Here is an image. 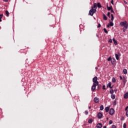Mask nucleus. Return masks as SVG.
Masks as SVG:
<instances>
[{
    "label": "nucleus",
    "instance_id": "obj_37",
    "mask_svg": "<svg viewBox=\"0 0 128 128\" xmlns=\"http://www.w3.org/2000/svg\"><path fill=\"white\" fill-rule=\"evenodd\" d=\"M102 88H103V90H106V86L104 85L102 86Z\"/></svg>",
    "mask_w": 128,
    "mask_h": 128
},
{
    "label": "nucleus",
    "instance_id": "obj_25",
    "mask_svg": "<svg viewBox=\"0 0 128 128\" xmlns=\"http://www.w3.org/2000/svg\"><path fill=\"white\" fill-rule=\"evenodd\" d=\"M3 14H0V22H2V18Z\"/></svg>",
    "mask_w": 128,
    "mask_h": 128
},
{
    "label": "nucleus",
    "instance_id": "obj_41",
    "mask_svg": "<svg viewBox=\"0 0 128 128\" xmlns=\"http://www.w3.org/2000/svg\"><path fill=\"white\" fill-rule=\"evenodd\" d=\"M126 116L128 117V110L126 112Z\"/></svg>",
    "mask_w": 128,
    "mask_h": 128
},
{
    "label": "nucleus",
    "instance_id": "obj_17",
    "mask_svg": "<svg viewBox=\"0 0 128 128\" xmlns=\"http://www.w3.org/2000/svg\"><path fill=\"white\" fill-rule=\"evenodd\" d=\"M107 86L110 88H112V84L110 82L107 85Z\"/></svg>",
    "mask_w": 128,
    "mask_h": 128
},
{
    "label": "nucleus",
    "instance_id": "obj_9",
    "mask_svg": "<svg viewBox=\"0 0 128 128\" xmlns=\"http://www.w3.org/2000/svg\"><path fill=\"white\" fill-rule=\"evenodd\" d=\"M128 28V23L126 24V25L125 26H124L122 28V30L123 32H126V29Z\"/></svg>",
    "mask_w": 128,
    "mask_h": 128
},
{
    "label": "nucleus",
    "instance_id": "obj_16",
    "mask_svg": "<svg viewBox=\"0 0 128 128\" xmlns=\"http://www.w3.org/2000/svg\"><path fill=\"white\" fill-rule=\"evenodd\" d=\"M107 9H108V10H112V6H107Z\"/></svg>",
    "mask_w": 128,
    "mask_h": 128
},
{
    "label": "nucleus",
    "instance_id": "obj_3",
    "mask_svg": "<svg viewBox=\"0 0 128 128\" xmlns=\"http://www.w3.org/2000/svg\"><path fill=\"white\" fill-rule=\"evenodd\" d=\"M126 24H128V22L126 21L120 22V25L121 26H126Z\"/></svg>",
    "mask_w": 128,
    "mask_h": 128
},
{
    "label": "nucleus",
    "instance_id": "obj_26",
    "mask_svg": "<svg viewBox=\"0 0 128 128\" xmlns=\"http://www.w3.org/2000/svg\"><path fill=\"white\" fill-rule=\"evenodd\" d=\"M88 122V124H92V119L89 120Z\"/></svg>",
    "mask_w": 128,
    "mask_h": 128
},
{
    "label": "nucleus",
    "instance_id": "obj_50",
    "mask_svg": "<svg viewBox=\"0 0 128 128\" xmlns=\"http://www.w3.org/2000/svg\"><path fill=\"white\" fill-rule=\"evenodd\" d=\"M107 120H108V118H107Z\"/></svg>",
    "mask_w": 128,
    "mask_h": 128
},
{
    "label": "nucleus",
    "instance_id": "obj_5",
    "mask_svg": "<svg viewBox=\"0 0 128 128\" xmlns=\"http://www.w3.org/2000/svg\"><path fill=\"white\" fill-rule=\"evenodd\" d=\"M97 86H98V84H94L92 86V90L94 91L96 90V88Z\"/></svg>",
    "mask_w": 128,
    "mask_h": 128
},
{
    "label": "nucleus",
    "instance_id": "obj_11",
    "mask_svg": "<svg viewBox=\"0 0 128 128\" xmlns=\"http://www.w3.org/2000/svg\"><path fill=\"white\" fill-rule=\"evenodd\" d=\"M96 128H102V124H100V123H98L97 125H96Z\"/></svg>",
    "mask_w": 128,
    "mask_h": 128
},
{
    "label": "nucleus",
    "instance_id": "obj_4",
    "mask_svg": "<svg viewBox=\"0 0 128 128\" xmlns=\"http://www.w3.org/2000/svg\"><path fill=\"white\" fill-rule=\"evenodd\" d=\"M109 114L110 116H112L114 114V108H110L109 111Z\"/></svg>",
    "mask_w": 128,
    "mask_h": 128
},
{
    "label": "nucleus",
    "instance_id": "obj_49",
    "mask_svg": "<svg viewBox=\"0 0 128 128\" xmlns=\"http://www.w3.org/2000/svg\"><path fill=\"white\" fill-rule=\"evenodd\" d=\"M116 90H114L115 92H116Z\"/></svg>",
    "mask_w": 128,
    "mask_h": 128
},
{
    "label": "nucleus",
    "instance_id": "obj_47",
    "mask_svg": "<svg viewBox=\"0 0 128 128\" xmlns=\"http://www.w3.org/2000/svg\"><path fill=\"white\" fill-rule=\"evenodd\" d=\"M114 60H115L114 58L112 60V62H114Z\"/></svg>",
    "mask_w": 128,
    "mask_h": 128
},
{
    "label": "nucleus",
    "instance_id": "obj_38",
    "mask_svg": "<svg viewBox=\"0 0 128 128\" xmlns=\"http://www.w3.org/2000/svg\"><path fill=\"white\" fill-rule=\"evenodd\" d=\"M116 127L114 125L112 126V128H116Z\"/></svg>",
    "mask_w": 128,
    "mask_h": 128
},
{
    "label": "nucleus",
    "instance_id": "obj_10",
    "mask_svg": "<svg viewBox=\"0 0 128 128\" xmlns=\"http://www.w3.org/2000/svg\"><path fill=\"white\" fill-rule=\"evenodd\" d=\"M115 56H116V60H118L120 59V54H116Z\"/></svg>",
    "mask_w": 128,
    "mask_h": 128
},
{
    "label": "nucleus",
    "instance_id": "obj_36",
    "mask_svg": "<svg viewBox=\"0 0 128 128\" xmlns=\"http://www.w3.org/2000/svg\"><path fill=\"white\" fill-rule=\"evenodd\" d=\"M108 42H110V43L112 42V39L109 40Z\"/></svg>",
    "mask_w": 128,
    "mask_h": 128
},
{
    "label": "nucleus",
    "instance_id": "obj_30",
    "mask_svg": "<svg viewBox=\"0 0 128 128\" xmlns=\"http://www.w3.org/2000/svg\"><path fill=\"white\" fill-rule=\"evenodd\" d=\"M110 94H114V90H110Z\"/></svg>",
    "mask_w": 128,
    "mask_h": 128
},
{
    "label": "nucleus",
    "instance_id": "obj_40",
    "mask_svg": "<svg viewBox=\"0 0 128 128\" xmlns=\"http://www.w3.org/2000/svg\"><path fill=\"white\" fill-rule=\"evenodd\" d=\"M111 12H113L114 14V10H112H112H110Z\"/></svg>",
    "mask_w": 128,
    "mask_h": 128
},
{
    "label": "nucleus",
    "instance_id": "obj_22",
    "mask_svg": "<svg viewBox=\"0 0 128 128\" xmlns=\"http://www.w3.org/2000/svg\"><path fill=\"white\" fill-rule=\"evenodd\" d=\"M123 72L124 74H128V70L126 69H124L123 70Z\"/></svg>",
    "mask_w": 128,
    "mask_h": 128
},
{
    "label": "nucleus",
    "instance_id": "obj_29",
    "mask_svg": "<svg viewBox=\"0 0 128 128\" xmlns=\"http://www.w3.org/2000/svg\"><path fill=\"white\" fill-rule=\"evenodd\" d=\"M104 30L106 34H108V30H106V28H104Z\"/></svg>",
    "mask_w": 128,
    "mask_h": 128
},
{
    "label": "nucleus",
    "instance_id": "obj_24",
    "mask_svg": "<svg viewBox=\"0 0 128 128\" xmlns=\"http://www.w3.org/2000/svg\"><path fill=\"white\" fill-rule=\"evenodd\" d=\"M104 110V106L103 105H102L100 106V110Z\"/></svg>",
    "mask_w": 128,
    "mask_h": 128
},
{
    "label": "nucleus",
    "instance_id": "obj_46",
    "mask_svg": "<svg viewBox=\"0 0 128 128\" xmlns=\"http://www.w3.org/2000/svg\"><path fill=\"white\" fill-rule=\"evenodd\" d=\"M128 106L126 108L125 110H128Z\"/></svg>",
    "mask_w": 128,
    "mask_h": 128
},
{
    "label": "nucleus",
    "instance_id": "obj_8",
    "mask_svg": "<svg viewBox=\"0 0 128 128\" xmlns=\"http://www.w3.org/2000/svg\"><path fill=\"white\" fill-rule=\"evenodd\" d=\"M98 118H102V114L98 112Z\"/></svg>",
    "mask_w": 128,
    "mask_h": 128
},
{
    "label": "nucleus",
    "instance_id": "obj_45",
    "mask_svg": "<svg viewBox=\"0 0 128 128\" xmlns=\"http://www.w3.org/2000/svg\"><path fill=\"white\" fill-rule=\"evenodd\" d=\"M124 3H125L126 4H128V2H126V1H124Z\"/></svg>",
    "mask_w": 128,
    "mask_h": 128
},
{
    "label": "nucleus",
    "instance_id": "obj_14",
    "mask_svg": "<svg viewBox=\"0 0 128 128\" xmlns=\"http://www.w3.org/2000/svg\"><path fill=\"white\" fill-rule=\"evenodd\" d=\"M114 26V23L112 22H110V23L109 24H108V26H108H108Z\"/></svg>",
    "mask_w": 128,
    "mask_h": 128
},
{
    "label": "nucleus",
    "instance_id": "obj_43",
    "mask_svg": "<svg viewBox=\"0 0 128 128\" xmlns=\"http://www.w3.org/2000/svg\"><path fill=\"white\" fill-rule=\"evenodd\" d=\"M98 28H100V24H98Z\"/></svg>",
    "mask_w": 128,
    "mask_h": 128
},
{
    "label": "nucleus",
    "instance_id": "obj_18",
    "mask_svg": "<svg viewBox=\"0 0 128 128\" xmlns=\"http://www.w3.org/2000/svg\"><path fill=\"white\" fill-rule=\"evenodd\" d=\"M103 18L104 20H108V18L106 17V14H103Z\"/></svg>",
    "mask_w": 128,
    "mask_h": 128
},
{
    "label": "nucleus",
    "instance_id": "obj_7",
    "mask_svg": "<svg viewBox=\"0 0 128 128\" xmlns=\"http://www.w3.org/2000/svg\"><path fill=\"white\" fill-rule=\"evenodd\" d=\"M122 80L124 82V86H126V82H127L126 78L125 77H123Z\"/></svg>",
    "mask_w": 128,
    "mask_h": 128
},
{
    "label": "nucleus",
    "instance_id": "obj_31",
    "mask_svg": "<svg viewBox=\"0 0 128 128\" xmlns=\"http://www.w3.org/2000/svg\"><path fill=\"white\" fill-rule=\"evenodd\" d=\"M123 128H126V123H124L123 125Z\"/></svg>",
    "mask_w": 128,
    "mask_h": 128
},
{
    "label": "nucleus",
    "instance_id": "obj_51",
    "mask_svg": "<svg viewBox=\"0 0 128 128\" xmlns=\"http://www.w3.org/2000/svg\"><path fill=\"white\" fill-rule=\"evenodd\" d=\"M121 120H122V118H121Z\"/></svg>",
    "mask_w": 128,
    "mask_h": 128
},
{
    "label": "nucleus",
    "instance_id": "obj_23",
    "mask_svg": "<svg viewBox=\"0 0 128 128\" xmlns=\"http://www.w3.org/2000/svg\"><path fill=\"white\" fill-rule=\"evenodd\" d=\"M6 16H10V13L8 12V11L6 10Z\"/></svg>",
    "mask_w": 128,
    "mask_h": 128
},
{
    "label": "nucleus",
    "instance_id": "obj_48",
    "mask_svg": "<svg viewBox=\"0 0 128 128\" xmlns=\"http://www.w3.org/2000/svg\"><path fill=\"white\" fill-rule=\"evenodd\" d=\"M104 128H106V126H104Z\"/></svg>",
    "mask_w": 128,
    "mask_h": 128
},
{
    "label": "nucleus",
    "instance_id": "obj_19",
    "mask_svg": "<svg viewBox=\"0 0 128 128\" xmlns=\"http://www.w3.org/2000/svg\"><path fill=\"white\" fill-rule=\"evenodd\" d=\"M112 40L114 42V44H115V46H116V44H118V42H116V39H114V38L112 39Z\"/></svg>",
    "mask_w": 128,
    "mask_h": 128
},
{
    "label": "nucleus",
    "instance_id": "obj_12",
    "mask_svg": "<svg viewBox=\"0 0 128 128\" xmlns=\"http://www.w3.org/2000/svg\"><path fill=\"white\" fill-rule=\"evenodd\" d=\"M110 106L106 107L105 108V110H106V112H108V110H110Z\"/></svg>",
    "mask_w": 128,
    "mask_h": 128
},
{
    "label": "nucleus",
    "instance_id": "obj_27",
    "mask_svg": "<svg viewBox=\"0 0 128 128\" xmlns=\"http://www.w3.org/2000/svg\"><path fill=\"white\" fill-rule=\"evenodd\" d=\"M111 20H114V15L112 14H111Z\"/></svg>",
    "mask_w": 128,
    "mask_h": 128
},
{
    "label": "nucleus",
    "instance_id": "obj_32",
    "mask_svg": "<svg viewBox=\"0 0 128 128\" xmlns=\"http://www.w3.org/2000/svg\"><path fill=\"white\" fill-rule=\"evenodd\" d=\"M108 62H110V60H112V58L109 57L108 59Z\"/></svg>",
    "mask_w": 128,
    "mask_h": 128
},
{
    "label": "nucleus",
    "instance_id": "obj_35",
    "mask_svg": "<svg viewBox=\"0 0 128 128\" xmlns=\"http://www.w3.org/2000/svg\"><path fill=\"white\" fill-rule=\"evenodd\" d=\"M85 114L86 115V114H88V110H86L85 111Z\"/></svg>",
    "mask_w": 128,
    "mask_h": 128
},
{
    "label": "nucleus",
    "instance_id": "obj_42",
    "mask_svg": "<svg viewBox=\"0 0 128 128\" xmlns=\"http://www.w3.org/2000/svg\"><path fill=\"white\" fill-rule=\"evenodd\" d=\"M4 2H8V0H4Z\"/></svg>",
    "mask_w": 128,
    "mask_h": 128
},
{
    "label": "nucleus",
    "instance_id": "obj_6",
    "mask_svg": "<svg viewBox=\"0 0 128 128\" xmlns=\"http://www.w3.org/2000/svg\"><path fill=\"white\" fill-rule=\"evenodd\" d=\"M94 102L96 104H98V102H100V98H98V97H95L94 98Z\"/></svg>",
    "mask_w": 128,
    "mask_h": 128
},
{
    "label": "nucleus",
    "instance_id": "obj_13",
    "mask_svg": "<svg viewBox=\"0 0 128 128\" xmlns=\"http://www.w3.org/2000/svg\"><path fill=\"white\" fill-rule=\"evenodd\" d=\"M124 98H128V92L126 93L124 95Z\"/></svg>",
    "mask_w": 128,
    "mask_h": 128
},
{
    "label": "nucleus",
    "instance_id": "obj_33",
    "mask_svg": "<svg viewBox=\"0 0 128 128\" xmlns=\"http://www.w3.org/2000/svg\"><path fill=\"white\" fill-rule=\"evenodd\" d=\"M112 124V120H110L109 122V124Z\"/></svg>",
    "mask_w": 128,
    "mask_h": 128
},
{
    "label": "nucleus",
    "instance_id": "obj_21",
    "mask_svg": "<svg viewBox=\"0 0 128 128\" xmlns=\"http://www.w3.org/2000/svg\"><path fill=\"white\" fill-rule=\"evenodd\" d=\"M97 6L98 8H102V5H100V3L98 2L97 4Z\"/></svg>",
    "mask_w": 128,
    "mask_h": 128
},
{
    "label": "nucleus",
    "instance_id": "obj_2",
    "mask_svg": "<svg viewBox=\"0 0 128 128\" xmlns=\"http://www.w3.org/2000/svg\"><path fill=\"white\" fill-rule=\"evenodd\" d=\"M92 82H94L93 84L98 85V77L97 76H95L92 78Z\"/></svg>",
    "mask_w": 128,
    "mask_h": 128
},
{
    "label": "nucleus",
    "instance_id": "obj_1",
    "mask_svg": "<svg viewBox=\"0 0 128 128\" xmlns=\"http://www.w3.org/2000/svg\"><path fill=\"white\" fill-rule=\"evenodd\" d=\"M92 9L89 11V14H90V16H94V14H96V10L94 9L93 6H92Z\"/></svg>",
    "mask_w": 128,
    "mask_h": 128
},
{
    "label": "nucleus",
    "instance_id": "obj_34",
    "mask_svg": "<svg viewBox=\"0 0 128 128\" xmlns=\"http://www.w3.org/2000/svg\"><path fill=\"white\" fill-rule=\"evenodd\" d=\"M107 16H110V12H108V14H107Z\"/></svg>",
    "mask_w": 128,
    "mask_h": 128
},
{
    "label": "nucleus",
    "instance_id": "obj_44",
    "mask_svg": "<svg viewBox=\"0 0 128 128\" xmlns=\"http://www.w3.org/2000/svg\"><path fill=\"white\" fill-rule=\"evenodd\" d=\"M120 80H122V76H120Z\"/></svg>",
    "mask_w": 128,
    "mask_h": 128
},
{
    "label": "nucleus",
    "instance_id": "obj_39",
    "mask_svg": "<svg viewBox=\"0 0 128 128\" xmlns=\"http://www.w3.org/2000/svg\"><path fill=\"white\" fill-rule=\"evenodd\" d=\"M111 4H114V0H112V1H111Z\"/></svg>",
    "mask_w": 128,
    "mask_h": 128
},
{
    "label": "nucleus",
    "instance_id": "obj_20",
    "mask_svg": "<svg viewBox=\"0 0 128 128\" xmlns=\"http://www.w3.org/2000/svg\"><path fill=\"white\" fill-rule=\"evenodd\" d=\"M111 98H112V100H114V98H116V95L112 94L111 95Z\"/></svg>",
    "mask_w": 128,
    "mask_h": 128
},
{
    "label": "nucleus",
    "instance_id": "obj_28",
    "mask_svg": "<svg viewBox=\"0 0 128 128\" xmlns=\"http://www.w3.org/2000/svg\"><path fill=\"white\" fill-rule=\"evenodd\" d=\"M116 78H113L112 79V82H116Z\"/></svg>",
    "mask_w": 128,
    "mask_h": 128
},
{
    "label": "nucleus",
    "instance_id": "obj_15",
    "mask_svg": "<svg viewBox=\"0 0 128 128\" xmlns=\"http://www.w3.org/2000/svg\"><path fill=\"white\" fill-rule=\"evenodd\" d=\"M97 4L96 3H94V10H96V8H98V7H96Z\"/></svg>",
    "mask_w": 128,
    "mask_h": 128
}]
</instances>
